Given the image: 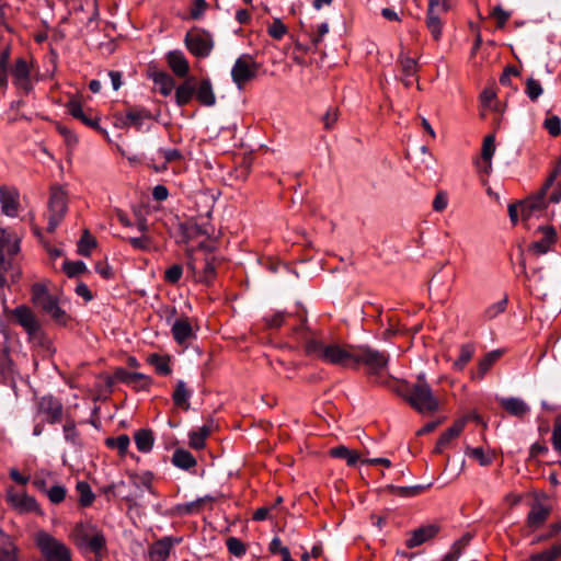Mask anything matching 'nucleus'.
I'll list each match as a JSON object with an SVG mask.
<instances>
[{"label":"nucleus","instance_id":"obj_6","mask_svg":"<svg viewBox=\"0 0 561 561\" xmlns=\"http://www.w3.org/2000/svg\"><path fill=\"white\" fill-rule=\"evenodd\" d=\"M35 543L47 561H71L69 549L45 531L35 535Z\"/></svg>","mask_w":561,"mask_h":561},{"label":"nucleus","instance_id":"obj_45","mask_svg":"<svg viewBox=\"0 0 561 561\" xmlns=\"http://www.w3.org/2000/svg\"><path fill=\"white\" fill-rule=\"evenodd\" d=\"M466 421L458 420L447 428L439 437V445H448L451 439L457 437L465 428Z\"/></svg>","mask_w":561,"mask_h":561},{"label":"nucleus","instance_id":"obj_3","mask_svg":"<svg viewBox=\"0 0 561 561\" xmlns=\"http://www.w3.org/2000/svg\"><path fill=\"white\" fill-rule=\"evenodd\" d=\"M389 356L368 345H355L353 354V368L364 365L370 376L375 377V382L387 385L388 378L382 376L387 368Z\"/></svg>","mask_w":561,"mask_h":561},{"label":"nucleus","instance_id":"obj_23","mask_svg":"<svg viewBox=\"0 0 561 561\" xmlns=\"http://www.w3.org/2000/svg\"><path fill=\"white\" fill-rule=\"evenodd\" d=\"M20 252V238L12 231L0 228V255L15 256Z\"/></svg>","mask_w":561,"mask_h":561},{"label":"nucleus","instance_id":"obj_38","mask_svg":"<svg viewBox=\"0 0 561 561\" xmlns=\"http://www.w3.org/2000/svg\"><path fill=\"white\" fill-rule=\"evenodd\" d=\"M436 535L435 528H417L415 529L411 536L407 539L408 548H415L427 540L432 539Z\"/></svg>","mask_w":561,"mask_h":561},{"label":"nucleus","instance_id":"obj_9","mask_svg":"<svg viewBox=\"0 0 561 561\" xmlns=\"http://www.w3.org/2000/svg\"><path fill=\"white\" fill-rule=\"evenodd\" d=\"M184 43L190 53L198 58L208 57L214 47L211 34L198 28L187 32Z\"/></svg>","mask_w":561,"mask_h":561},{"label":"nucleus","instance_id":"obj_44","mask_svg":"<svg viewBox=\"0 0 561 561\" xmlns=\"http://www.w3.org/2000/svg\"><path fill=\"white\" fill-rule=\"evenodd\" d=\"M495 152V137L493 135H488L482 144L481 149V158L486 163L485 172H489L491 169V159Z\"/></svg>","mask_w":561,"mask_h":561},{"label":"nucleus","instance_id":"obj_22","mask_svg":"<svg viewBox=\"0 0 561 561\" xmlns=\"http://www.w3.org/2000/svg\"><path fill=\"white\" fill-rule=\"evenodd\" d=\"M398 62L401 71V80L407 88L411 87L417 81V61L401 53L398 58Z\"/></svg>","mask_w":561,"mask_h":561},{"label":"nucleus","instance_id":"obj_4","mask_svg":"<svg viewBox=\"0 0 561 561\" xmlns=\"http://www.w3.org/2000/svg\"><path fill=\"white\" fill-rule=\"evenodd\" d=\"M32 301L35 306L41 308L47 313L56 323L66 325L69 316L59 306V298L57 295H53L48 291L45 284L36 283L31 289Z\"/></svg>","mask_w":561,"mask_h":561},{"label":"nucleus","instance_id":"obj_58","mask_svg":"<svg viewBox=\"0 0 561 561\" xmlns=\"http://www.w3.org/2000/svg\"><path fill=\"white\" fill-rule=\"evenodd\" d=\"M125 240L136 250L147 251L151 247V240L145 233H142L140 237H131Z\"/></svg>","mask_w":561,"mask_h":561},{"label":"nucleus","instance_id":"obj_56","mask_svg":"<svg viewBox=\"0 0 561 561\" xmlns=\"http://www.w3.org/2000/svg\"><path fill=\"white\" fill-rule=\"evenodd\" d=\"M66 494L67 490L65 486L60 484H55L47 490L46 496L51 503L59 504L65 500Z\"/></svg>","mask_w":561,"mask_h":561},{"label":"nucleus","instance_id":"obj_48","mask_svg":"<svg viewBox=\"0 0 561 561\" xmlns=\"http://www.w3.org/2000/svg\"><path fill=\"white\" fill-rule=\"evenodd\" d=\"M561 557V543L531 556V561H554Z\"/></svg>","mask_w":561,"mask_h":561},{"label":"nucleus","instance_id":"obj_63","mask_svg":"<svg viewBox=\"0 0 561 561\" xmlns=\"http://www.w3.org/2000/svg\"><path fill=\"white\" fill-rule=\"evenodd\" d=\"M64 435L67 442L73 445L79 443V434L73 422H67L64 425Z\"/></svg>","mask_w":561,"mask_h":561},{"label":"nucleus","instance_id":"obj_16","mask_svg":"<svg viewBox=\"0 0 561 561\" xmlns=\"http://www.w3.org/2000/svg\"><path fill=\"white\" fill-rule=\"evenodd\" d=\"M19 192L14 187L5 185L0 186V206L1 211L8 217H15L19 213L20 201Z\"/></svg>","mask_w":561,"mask_h":561},{"label":"nucleus","instance_id":"obj_55","mask_svg":"<svg viewBox=\"0 0 561 561\" xmlns=\"http://www.w3.org/2000/svg\"><path fill=\"white\" fill-rule=\"evenodd\" d=\"M543 92L541 83L534 78H529L526 81L525 93L531 101H536Z\"/></svg>","mask_w":561,"mask_h":561},{"label":"nucleus","instance_id":"obj_5","mask_svg":"<svg viewBox=\"0 0 561 561\" xmlns=\"http://www.w3.org/2000/svg\"><path fill=\"white\" fill-rule=\"evenodd\" d=\"M560 172V167H557L556 170L550 174V176L546 180L543 186L539 190V192L524 202L519 203L520 218L522 221L527 222L533 217H538L547 208V202L545 199L547 191L551 187L554 180L557 179Z\"/></svg>","mask_w":561,"mask_h":561},{"label":"nucleus","instance_id":"obj_49","mask_svg":"<svg viewBox=\"0 0 561 561\" xmlns=\"http://www.w3.org/2000/svg\"><path fill=\"white\" fill-rule=\"evenodd\" d=\"M96 247V240L92 237L88 230H84L78 242V252L83 256L90 255V252L93 248Z\"/></svg>","mask_w":561,"mask_h":561},{"label":"nucleus","instance_id":"obj_10","mask_svg":"<svg viewBox=\"0 0 561 561\" xmlns=\"http://www.w3.org/2000/svg\"><path fill=\"white\" fill-rule=\"evenodd\" d=\"M451 9V0H428L426 11V27L435 41L442 37L443 23L440 14Z\"/></svg>","mask_w":561,"mask_h":561},{"label":"nucleus","instance_id":"obj_28","mask_svg":"<svg viewBox=\"0 0 561 561\" xmlns=\"http://www.w3.org/2000/svg\"><path fill=\"white\" fill-rule=\"evenodd\" d=\"M551 511L550 504L547 500L536 499L528 513V522L531 525H537L546 522Z\"/></svg>","mask_w":561,"mask_h":561},{"label":"nucleus","instance_id":"obj_18","mask_svg":"<svg viewBox=\"0 0 561 561\" xmlns=\"http://www.w3.org/2000/svg\"><path fill=\"white\" fill-rule=\"evenodd\" d=\"M171 333L174 341L180 345H184L196 337L192 321L187 317L178 318L171 327Z\"/></svg>","mask_w":561,"mask_h":561},{"label":"nucleus","instance_id":"obj_33","mask_svg":"<svg viewBox=\"0 0 561 561\" xmlns=\"http://www.w3.org/2000/svg\"><path fill=\"white\" fill-rule=\"evenodd\" d=\"M150 77L154 83V87L163 96L171 94L172 90L174 89L175 81L169 73L164 71H157L151 73Z\"/></svg>","mask_w":561,"mask_h":561},{"label":"nucleus","instance_id":"obj_14","mask_svg":"<svg viewBox=\"0 0 561 561\" xmlns=\"http://www.w3.org/2000/svg\"><path fill=\"white\" fill-rule=\"evenodd\" d=\"M182 542V537L168 536L153 542L149 549L151 561H167L173 547Z\"/></svg>","mask_w":561,"mask_h":561},{"label":"nucleus","instance_id":"obj_64","mask_svg":"<svg viewBox=\"0 0 561 561\" xmlns=\"http://www.w3.org/2000/svg\"><path fill=\"white\" fill-rule=\"evenodd\" d=\"M552 446L561 455V417H558L552 431Z\"/></svg>","mask_w":561,"mask_h":561},{"label":"nucleus","instance_id":"obj_40","mask_svg":"<svg viewBox=\"0 0 561 561\" xmlns=\"http://www.w3.org/2000/svg\"><path fill=\"white\" fill-rule=\"evenodd\" d=\"M172 463L178 468L188 470L196 466V459L190 451L176 449L172 456Z\"/></svg>","mask_w":561,"mask_h":561},{"label":"nucleus","instance_id":"obj_15","mask_svg":"<svg viewBox=\"0 0 561 561\" xmlns=\"http://www.w3.org/2000/svg\"><path fill=\"white\" fill-rule=\"evenodd\" d=\"M8 503L20 513H31L38 510L36 500L25 492H18L9 489L7 492Z\"/></svg>","mask_w":561,"mask_h":561},{"label":"nucleus","instance_id":"obj_25","mask_svg":"<svg viewBox=\"0 0 561 561\" xmlns=\"http://www.w3.org/2000/svg\"><path fill=\"white\" fill-rule=\"evenodd\" d=\"M167 62L173 73L180 78H184L190 72V65L181 50H171L167 54Z\"/></svg>","mask_w":561,"mask_h":561},{"label":"nucleus","instance_id":"obj_20","mask_svg":"<svg viewBox=\"0 0 561 561\" xmlns=\"http://www.w3.org/2000/svg\"><path fill=\"white\" fill-rule=\"evenodd\" d=\"M538 231L541 233V238L533 242L530 250L537 255H542L552 250L558 237L552 226H541Z\"/></svg>","mask_w":561,"mask_h":561},{"label":"nucleus","instance_id":"obj_52","mask_svg":"<svg viewBox=\"0 0 561 561\" xmlns=\"http://www.w3.org/2000/svg\"><path fill=\"white\" fill-rule=\"evenodd\" d=\"M508 304V299L504 296L499 301L490 305L484 311V318L486 320H492L496 318L499 314L503 313L506 310Z\"/></svg>","mask_w":561,"mask_h":561},{"label":"nucleus","instance_id":"obj_37","mask_svg":"<svg viewBox=\"0 0 561 561\" xmlns=\"http://www.w3.org/2000/svg\"><path fill=\"white\" fill-rule=\"evenodd\" d=\"M213 427V422L210 421L208 424L203 425L196 431H192L188 434V444L194 449H203L205 447V440L209 436Z\"/></svg>","mask_w":561,"mask_h":561},{"label":"nucleus","instance_id":"obj_51","mask_svg":"<svg viewBox=\"0 0 561 561\" xmlns=\"http://www.w3.org/2000/svg\"><path fill=\"white\" fill-rule=\"evenodd\" d=\"M148 360L154 367L156 371L159 375L167 376L171 373L168 357H162L157 354H152Z\"/></svg>","mask_w":561,"mask_h":561},{"label":"nucleus","instance_id":"obj_8","mask_svg":"<svg viewBox=\"0 0 561 561\" xmlns=\"http://www.w3.org/2000/svg\"><path fill=\"white\" fill-rule=\"evenodd\" d=\"M260 66L250 55L240 56L231 68V78L239 90L252 81L259 72Z\"/></svg>","mask_w":561,"mask_h":561},{"label":"nucleus","instance_id":"obj_7","mask_svg":"<svg viewBox=\"0 0 561 561\" xmlns=\"http://www.w3.org/2000/svg\"><path fill=\"white\" fill-rule=\"evenodd\" d=\"M68 209L66 192L60 187H51L48 199L47 231L54 232L65 218Z\"/></svg>","mask_w":561,"mask_h":561},{"label":"nucleus","instance_id":"obj_27","mask_svg":"<svg viewBox=\"0 0 561 561\" xmlns=\"http://www.w3.org/2000/svg\"><path fill=\"white\" fill-rule=\"evenodd\" d=\"M129 481L135 488V492L129 495L130 500L142 496L146 491L152 492V474L150 472H145L141 474L130 473Z\"/></svg>","mask_w":561,"mask_h":561},{"label":"nucleus","instance_id":"obj_34","mask_svg":"<svg viewBox=\"0 0 561 561\" xmlns=\"http://www.w3.org/2000/svg\"><path fill=\"white\" fill-rule=\"evenodd\" d=\"M134 440L140 453L148 454L153 447L154 436L151 430L140 428L135 432Z\"/></svg>","mask_w":561,"mask_h":561},{"label":"nucleus","instance_id":"obj_21","mask_svg":"<svg viewBox=\"0 0 561 561\" xmlns=\"http://www.w3.org/2000/svg\"><path fill=\"white\" fill-rule=\"evenodd\" d=\"M115 377L121 382H124L136 390H147L152 383V379L140 373L128 371L125 368H118L115 371Z\"/></svg>","mask_w":561,"mask_h":561},{"label":"nucleus","instance_id":"obj_36","mask_svg":"<svg viewBox=\"0 0 561 561\" xmlns=\"http://www.w3.org/2000/svg\"><path fill=\"white\" fill-rule=\"evenodd\" d=\"M195 91L194 79H186L175 89V102L179 106H184L191 102Z\"/></svg>","mask_w":561,"mask_h":561},{"label":"nucleus","instance_id":"obj_54","mask_svg":"<svg viewBox=\"0 0 561 561\" xmlns=\"http://www.w3.org/2000/svg\"><path fill=\"white\" fill-rule=\"evenodd\" d=\"M267 33L274 39H282L287 33V26L282 22L280 19L276 18L267 27Z\"/></svg>","mask_w":561,"mask_h":561},{"label":"nucleus","instance_id":"obj_11","mask_svg":"<svg viewBox=\"0 0 561 561\" xmlns=\"http://www.w3.org/2000/svg\"><path fill=\"white\" fill-rule=\"evenodd\" d=\"M37 414L50 424L58 423L62 416V404L53 396H44L37 400Z\"/></svg>","mask_w":561,"mask_h":561},{"label":"nucleus","instance_id":"obj_41","mask_svg":"<svg viewBox=\"0 0 561 561\" xmlns=\"http://www.w3.org/2000/svg\"><path fill=\"white\" fill-rule=\"evenodd\" d=\"M190 397L191 392L187 390L186 383L183 380H179L176 382L175 390L172 396L175 405L187 410L190 408Z\"/></svg>","mask_w":561,"mask_h":561},{"label":"nucleus","instance_id":"obj_26","mask_svg":"<svg viewBox=\"0 0 561 561\" xmlns=\"http://www.w3.org/2000/svg\"><path fill=\"white\" fill-rule=\"evenodd\" d=\"M195 98L204 106L211 107L216 104V94L211 81L202 79L195 88Z\"/></svg>","mask_w":561,"mask_h":561},{"label":"nucleus","instance_id":"obj_17","mask_svg":"<svg viewBox=\"0 0 561 561\" xmlns=\"http://www.w3.org/2000/svg\"><path fill=\"white\" fill-rule=\"evenodd\" d=\"M13 316L18 323L28 333L30 336H35L39 332L41 324L36 316L28 307H16L13 310Z\"/></svg>","mask_w":561,"mask_h":561},{"label":"nucleus","instance_id":"obj_30","mask_svg":"<svg viewBox=\"0 0 561 561\" xmlns=\"http://www.w3.org/2000/svg\"><path fill=\"white\" fill-rule=\"evenodd\" d=\"M67 108L72 117L79 119L84 125L92 128H99V118L96 116H92L90 113H87L80 102L70 101L67 105Z\"/></svg>","mask_w":561,"mask_h":561},{"label":"nucleus","instance_id":"obj_62","mask_svg":"<svg viewBox=\"0 0 561 561\" xmlns=\"http://www.w3.org/2000/svg\"><path fill=\"white\" fill-rule=\"evenodd\" d=\"M491 15L496 20L497 26L503 27L511 18V12L505 11L501 5L492 9Z\"/></svg>","mask_w":561,"mask_h":561},{"label":"nucleus","instance_id":"obj_42","mask_svg":"<svg viewBox=\"0 0 561 561\" xmlns=\"http://www.w3.org/2000/svg\"><path fill=\"white\" fill-rule=\"evenodd\" d=\"M10 55L9 46H5L0 51V90H5L8 85Z\"/></svg>","mask_w":561,"mask_h":561},{"label":"nucleus","instance_id":"obj_61","mask_svg":"<svg viewBox=\"0 0 561 561\" xmlns=\"http://www.w3.org/2000/svg\"><path fill=\"white\" fill-rule=\"evenodd\" d=\"M183 274V268L179 264L170 266L164 273V279L168 283L175 284L180 280Z\"/></svg>","mask_w":561,"mask_h":561},{"label":"nucleus","instance_id":"obj_29","mask_svg":"<svg viewBox=\"0 0 561 561\" xmlns=\"http://www.w3.org/2000/svg\"><path fill=\"white\" fill-rule=\"evenodd\" d=\"M14 256L0 255V286L7 285V277L10 276L15 282L20 275V270L15 266Z\"/></svg>","mask_w":561,"mask_h":561},{"label":"nucleus","instance_id":"obj_50","mask_svg":"<svg viewBox=\"0 0 561 561\" xmlns=\"http://www.w3.org/2000/svg\"><path fill=\"white\" fill-rule=\"evenodd\" d=\"M157 153L164 159V162L162 163V165L156 169L157 171H164V170H167V164L169 162H173V161H178V160L182 159V153L180 152V150H178L175 148H169V149L160 148Z\"/></svg>","mask_w":561,"mask_h":561},{"label":"nucleus","instance_id":"obj_24","mask_svg":"<svg viewBox=\"0 0 561 561\" xmlns=\"http://www.w3.org/2000/svg\"><path fill=\"white\" fill-rule=\"evenodd\" d=\"M20 252V238L12 231L0 228V255L15 256Z\"/></svg>","mask_w":561,"mask_h":561},{"label":"nucleus","instance_id":"obj_53","mask_svg":"<svg viewBox=\"0 0 561 561\" xmlns=\"http://www.w3.org/2000/svg\"><path fill=\"white\" fill-rule=\"evenodd\" d=\"M466 454L476 459L481 466H489L492 463L493 458L491 455L486 454L482 447H467Z\"/></svg>","mask_w":561,"mask_h":561},{"label":"nucleus","instance_id":"obj_59","mask_svg":"<svg viewBox=\"0 0 561 561\" xmlns=\"http://www.w3.org/2000/svg\"><path fill=\"white\" fill-rule=\"evenodd\" d=\"M522 267H523V273L525 275V278L528 282V286L530 288L537 287L540 283L543 282V275H542V271L540 268L533 270L530 273H528L526 271V266L524 263L522 264Z\"/></svg>","mask_w":561,"mask_h":561},{"label":"nucleus","instance_id":"obj_31","mask_svg":"<svg viewBox=\"0 0 561 561\" xmlns=\"http://www.w3.org/2000/svg\"><path fill=\"white\" fill-rule=\"evenodd\" d=\"M501 407L513 416L522 417L529 412L528 404L515 397L502 398L500 400Z\"/></svg>","mask_w":561,"mask_h":561},{"label":"nucleus","instance_id":"obj_12","mask_svg":"<svg viewBox=\"0 0 561 561\" xmlns=\"http://www.w3.org/2000/svg\"><path fill=\"white\" fill-rule=\"evenodd\" d=\"M152 114L145 107L131 106L124 114L116 115V122L119 127H135L140 130L145 121L151 119Z\"/></svg>","mask_w":561,"mask_h":561},{"label":"nucleus","instance_id":"obj_60","mask_svg":"<svg viewBox=\"0 0 561 561\" xmlns=\"http://www.w3.org/2000/svg\"><path fill=\"white\" fill-rule=\"evenodd\" d=\"M226 543L229 552L236 557H241L247 551L244 543L234 537H229Z\"/></svg>","mask_w":561,"mask_h":561},{"label":"nucleus","instance_id":"obj_47","mask_svg":"<svg viewBox=\"0 0 561 561\" xmlns=\"http://www.w3.org/2000/svg\"><path fill=\"white\" fill-rule=\"evenodd\" d=\"M474 354V346L472 344H463L460 347L459 357L454 362L453 367L457 370H462L467 363Z\"/></svg>","mask_w":561,"mask_h":561},{"label":"nucleus","instance_id":"obj_43","mask_svg":"<svg viewBox=\"0 0 561 561\" xmlns=\"http://www.w3.org/2000/svg\"><path fill=\"white\" fill-rule=\"evenodd\" d=\"M105 444L110 448L117 449L118 455L121 457H125L128 451L130 439H129L128 435L122 434L117 437L106 438Z\"/></svg>","mask_w":561,"mask_h":561},{"label":"nucleus","instance_id":"obj_57","mask_svg":"<svg viewBox=\"0 0 561 561\" xmlns=\"http://www.w3.org/2000/svg\"><path fill=\"white\" fill-rule=\"evenodd\" d=\"M62 268L69 277H75L83 273L87 270V266L82 261H66L64 262Z\"/></svg>","mask_w":561,"mask_h":561},{"label":"nucleus","instance_id":"obj_19","mask_svg":"<svg viewBox=\"0 0 561 561\" xmlns=\"http://www.w3.org/2000/svg\"><path fill=\"white\" fill-rule=\"evenodd\" d=\"M77 546L84 552H92L96 561H101L102 550L105 547V538L101 534L89 537L85 534H79L76 537Z\"/></svg>","mask_w":561,"mask_h":561},{"label":"nucleus","instance_id":"obj_46","mask_svg":"<svg viewBox=\"0 0 561 561\" xmlns=\"http://www.w3.org/2000/svg\"><path fill=\"white\" fill-rule=\"evenodd\" d=\"M77 492L79 494V502L82 506H89L94 501V494L91 490V486L85 481H79L76 485Z\"/></svg>","mask_w":561,"mask_h":561},{"label":"nucleus","instance_id":"obj_32","mask_svg":"<svg viewBox=\"0 0 561 561\" xmlns=\"http://www.w3.org/2000/svg\"><path fill=\"white\" fill-rule=\"evenodd\" d=\"M0 561H18L16 547L2 528H0Z\"/></svg>","mask_w":561,"mask_h":561},{"label":"nucleus","instance_id":"obj_1","mask_svg":"<svg viewBox=\"0 0 561 561\" xmlns=\"http://www.w3.org/2000/svg\"><path fill=\"white\" fill-rule=\"evenodd\" d=\"M399 394L411 408L421 414H433L439 410V400L423 375L419 376L416 382L412 385L405 383L399 390Z\"/></svg>","mask_w":561,"mask_h":561},{"label":"nucleus","instance_id":"obj_39","mask_svg":"<svg viewBox=\"0 0 561 561\" xmlns=\"http://www.w3.org/2000/svg\"><path fill=\"white\" fill-rule=\"evenodd\" d=\"M330 455L334 458L344 459L350 467H354L360 460L358 451L350 449L343 445L330 449Z\"/></svg>","mask_w":561,"mask_h":561},{"label":"nucleus","instance_id":"obj_13","mask_svg":"<svg viewBox=\"0 0 561 561\" xmlns=\"http://www.w3.org/2000/svg\"><path fill=\"white\" fill-rule=\"evenodd\" d=\"M13 83L16 88L26 92L31 90V65L23 58H16L14 65L10 69Z\"/></svg>","mask_w":561,"mask_h":561},{"label":"nucleus","instance_id":"obj_2","mask_svg":"<svg viewBox=\"0 0 561 561\" xmlns=\"http://www.w3.org/2000/svg\"><path fill=\"white\" fill-rule=\"evenodd\" d=\"M355 345L324 344L321 341L309 340L305 345L306 354L327 364L353 368Z\"/></svg>","mask_w":561,"mask_h":561},{"label":"nucleus","instance_id":"obj_35","mask_svg":"<svg viewBox=\"0 0 561 561\" xmlns=\"http://www.w3.org/2000/svg\"><path fill=\"white\" fill-rule=\"evenodd\" d=\"M502 356V352L499 350L489 352L478 363V369L472 375V379L482 380L492 365Z\"/></svg>","mask_w":561,"mask_h":561}]
</instances>
